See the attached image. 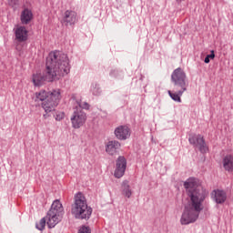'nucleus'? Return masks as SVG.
Segmentation results:
<instances>
[{
	"label": "nucleus",
	"instance_id": "0eeeda50",
	"mask_svg": "<svg viewBox=\"0 0 233 233\" xmlns=\"http://www.w3.org/2000/svg\"><path fill=\"white\" fill-rule=\"evenodd\" d=\"M188 141L190 145H193L195 148H198L201 154H207L208 152V146L205 138L201 135H189Z\"/></svg>",
	"mask_w": 233,
	"mask_h": 233
},
{
	"label": "nucleus",
	"instance_id": "4468645a",
	"mask_svg": "<svg viewBox=\"0 0 233 233\" xmlns=\"http://www.w3.org/2000/svg\"><path fill=\"white\" fill-rule=\"evenodd\" d=\"M211 196L218 205H223L227 201V193L223 190H213Z\"/></svg>",
	"mask_w": 233,
	"mask_h": 233
},
{
	"label": "nucleus",
	"instance_id": "412c9836",
	"mask_svg": "<svg viewBox=\"0 0 233 233\" xmlns=\"http://www.w3.org/2000/svg\"><path fill=\"white\" fill-rule=\"evenodd\" d=\"M77 105L75 108H80V110H83V108L85 110H88V108H90V105L86 102H82V101H79L77 102Z\"/></svg>",
	"mask_w": 233,
	"mask_h": 233
},
{
	"label": "nucleus",
	"instance_id": "9d476101",
	"mask_svg": "<svg viewBox=\"0 0 233 233\" xmlns=\"http://www.w3.org/2000/svg\"><path fill=\"white\" fill-rule=\"evenodd\" d=\"M15 41L25 43L28 41V30L24 25H18L14 29Z\"/></svg>",
	"mask_w": 233,
	"mask_h": 233
},
{
	"label": "nucleus",
	"instance_id": "423d86ee",
	"mask_svg": "<svg viewBox=\"0 0 233 233\" xmlns=\"http://www.w3.org/2000/svg\"><path fill=\"white\" fill-rule=\"evenodd\" d=\"M171 81L175 88H180L181 90H187L188 88V78L187 73L181 67H177L171 74Z\"/></svg>",
	"mask_w": 233,
	"mask_h": 233
},
{
	"label": "nucleus",
	"instance_id": "a878e982",
	"mask_svg": "<svg viewBox=\"0 0 233 233\" xmlns=\"http://www.w3.org/2000/svg\"><path fill=\"white\" fill-rule=\"evenodd\" d=\"M44 117H45V119H46V117H48V115H44Z\"/></svg>",
	"mask_w": 233,
	"mask_h": 233
},
{
	"label": "nucleus",
	"instance_id": "6e6552de",
	"mask_svg": "<svg viewBox=\"0 0 233 233\" xmlns=\"http://www.w3.org/2000/svg\"><path fill=\"white\" fill-rule=\"evenodd\" d=\"M71 123L73 128H81V127L86 123V113L83 112L81 108H74Z\"/></svg>",
	"mask_w": 233,
	"mask_h": 233
},
{
	"label": "nucleus",
	"instance_id": "1a4fd4ad",
	"mask_svg": "<svg viewBox=\"0 0 233 233\" xmlns=\"http://www.w3.org/2000/svg\"><path fill=\"white\" fill-rule=\"evenodd\" d=\"M116 166L114 176L119 179L125 176V171L127 170V158L123 156L118 157Z\"/></svg>",
	"mask_w": 233,
	"mask_h": 233
},
{
	"label": "nucleus",
	"instance_id": "f8f14e48",
	"mask_svg": "<svg viewBox=\"0 0 233 233\" xmlns=\"http://www.w3.org/2000/svg\"><path fill=\"white\" fill-rule=\"evenodd\" d=\"M121 148V143L117 140H109L106 145V152L109 156H116Z\"/></svg>",
	"mask_w": 233,
	"mask_h": 233
},
{
	"label": "nucleus",
	"instance_id": "f03ea898",
	"mask_svg": "<svg viewBox=\"0 0 233 233\" xmlns=\"http://www.w3.org/2000/svg\"><path fill=\"white\" fill-rule=\"evenodd\" d=\"M69 73L68 56L61 51H53L46 57L45 72L33 75V83L35 86H42L45 83L57 81Z\"/></svg>",
	"mask_w": 233,
	"mask_h": 233
},
{
	"label": "nucleus",
	"instance_id": "9b49d317",
	"mask_svg": "<svg viewBox=\"0 0 233 233\" xmlns=\"http://www.w3.org/2000/svg\"><path fill=\"white\" fill-rule=\"evenodd\" d=\"M115 136L120 141H125L130 137V128L127 126H119L115 129Z\"/></svg>",
	"mask_w": 233,
	"mask_h": 233
},
{
	"label": "nucleus",
	"instance_id": "b1692460",
	"mask_svg": "<svg viewBox=\"0 0 233 233\" xmlns=\"http://www.w3.org/2000/svg\"><path fill=\"white\" fill-rule=\"evenodd\" d=\"M78 233H92V230L90 229V227H82L80 228Z\"/></svg>",
	"mask_w": 233,
	"mask_h": 233
},
{
	"label": "nucleus",
	"instance_id": "6ab92c4d",
	"mask_svg": "<svg viewBox=\"0 0 233 233\" xmlns=\"http://www.w3.org/2000/svg\"><path fill=\"white\" fill-rule=\"evenodd\" d=\"M46 223L48 224V219H46V217H45L39 221V223L35 224V228H37V230H45Z\"/></svg>",
	"mask_w": 233,
	"mask_h": 233
},
{
	"label": "nucleus",
	"instance_id": "5701e85b",
	"mask_svg": "<svg viewBox=\"0 0 233 233\" xmlns=\"http://www.w3.org/2000/svg\"><path fill=\"white\" fill-rule=\"evenodd\" d=\"M9 6L12 8H15V6L19 5V0H7Z\"/></svg>",
	"mask_w": 233,
	"mask_h": 233
},
{
	"label": "nucleus",
	"instance_id": "39448f33",
	"mask_svg": "<svg viewBox=\"0 0 233 233\" xmlns=\"http://www.w3.org/2000/svg\"><path fill=\"white\" fill-rule=\"evenodd\" d=\"M63 214H65L63 204L59 199H56L46 216L48 228H54L56 225L60 223L61 219H63Z\"/></svg>",
	"mask_w": 233,
	"mask_h": 233
},
{
	"label": "nucleus",
	"instance_id": "ddd939ff",
	"mask_svg": "<svg viewBox=\"0 0 233 233\" xmlns=\"http://www.w3.org/2000/svg\"><path fill=\"white\" fill-rule=\"evenodd\" d=\"M62 23L66 26H68V25H76V23H77V13L70 10L66 11Z\"/></svg>",
	"mask_w": 233,
	"mask_h": 233
},
{
	"label": "nucleus",
	"instance_id": "393cba45",
	"mask_svg": "<svg viewBox=\"0 0 233 233\" xmlns=\"http://www.w3.org/2000/svg\"><path fill=\"white\" fill-rule=\"evenodd\" d=\"M110 76H112L113 77H116L117 76V70L114 69L110 72Z\"/></svg>",
	"mask_w": 233,
	"mask_h": 233
},
{
	"label": "nucleus",
	"instance_id": "20e7f679",
	"mask_svg": "<svg viewBox=\"0 0 233 233\" xmlns=\"http://www.w3.org/2000/svg\"><path fill=\"white\" fill-rule=\"evenodd\" d=\"M71 214L76 219H90L92 208L88 207L86 198L83 193L78 192L75 195V202L71 206Z\"/></svg>",
	"mask_w": 233,
	"mask_h": 233
},
{
	"label": "nucleus",
	"instance_id": "aec40b11",
	"mask_svg": "<svg viewBox=\"0 0 233 233\" xmlns=\"http://www.w3.org/2000/svg\"><path fill=\"white\" fill-rule=\"evenodd\" d=\"M90 90L93 96H101V87H99V84H93Z\"/></svg>",
	"mask_w": 233,
	"mask_h": 233
},
{
	"label": "nucleus",
	"instance_id": "2eb2a0df",
	"mask_svg": "<svg viewBox=\"0 0 233 233\" xmlns=\"http://www.w3.org/2000/svg\"><path fill=\"white\" fill-rule=\"evenodd\" d=\"M33 17L34 15L32 14V11L28 8H25L21 13L20 21L22 25H28V23L32 21Z\"/></svg>",
	"mask_w": 233,
	"mask_h": 233
},
{
	"label": "nucleus",
	"instance_id": "f257e3e1",
	"mask_svg": "<svg viewBox=\"0 0 233 233\" xmlns=\"http://www.w3.org/2000/svg\"><path fill=\"white\" fill-rule=\"evenodd\" d=\"M187 196L189 201L185 205L180 223L181 225H190L196 223L199 214L203 210V202L207 198V190L201 186V181L196 177H189L184 182Z\"/></svg>",
	"mask_w": 233,
	"mask_h": 233
},
{
	"label": "nucleus",
	"instance_id": "f3484780",
	"mask_svg": "<svg viewBox=\"0 0 233 233\" xmlns=\"http://www.w3.org/2000/svg\"><path fill=\"white\" fill-rule=\"evenodd\" d=\"M121 192L122 196L125 198H130L132 196V189H130V184H128V180H124L121 185Z\"/></svg>",
	"mask_w": 233,
	"mask_h": 233
},
{
	"label": "nucleus",
	"instance_id": "dca6fc26",
	"mask_svg": "<svg viewBox=\"0 0 233 233\" xmlns=\"http://www.w3.org/2000/svg\"><path fill=\"white\" fill-rule=\"evenodd\" d=\"M223 167L227 172H233V156L228 155L223 158Z\"/></svg>",
	"mask_w": 233,
	"mask_h": 233
},
{
	"label": "nucleus",
	"instance_id": "4be33fe9",
	"mask_svg": "<svg viewBox=\"0 0 233 233\" xmlns=\"http://www.w3.org/2000/svg\"><path fill=\"white\" fill-rule=\"evenodd\" d=\"M214 57H216V54L214 53V50H211V53L205 57L204 62L208 65L210 59H214Z\"/></svg>",
	"mask_w": 233,
	"mask_h": 233
},
{
	"label": "nucleus",
	"instance_id": "7ed1b4c3",
	"mask_svg": "<svg viewBox=\"0 0 233 233\" xmlns=\"http://www.w3.org/2000/svg\"><path fill=\"white\" fill-rule=\"evenodd\" d=\"M35 97L36 101H43L42 107L48 114L49 112H54L56 106L59 105L61 101V89H55L52 92L41 90L35 93Z\"/></svg>",
	"mask_w": 233,
	"mask_h": 233
},
{
	"label": "nucleus",
	"instance_id": "a211bd4d",
	"mask_svg": "<svg viewBox=\"0 0 233 233\" xmlns=\"http://www.w3.org/2000/svg\"><path fill=\"white\" fill-rule=\"evenodd\" d=\"M177 90V93H172V91H168V95L173 99V101H176L177 103H181V96H183L184 92H187V90H183L181 88H175Z\"/></svg>",
	"mask_w": 233,
	"mask_h": 233
}]
</instances>
